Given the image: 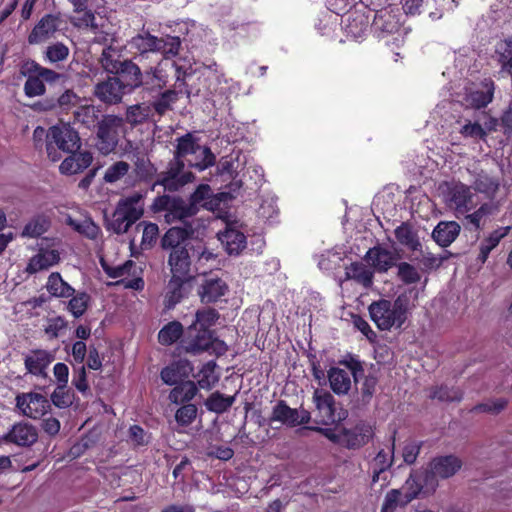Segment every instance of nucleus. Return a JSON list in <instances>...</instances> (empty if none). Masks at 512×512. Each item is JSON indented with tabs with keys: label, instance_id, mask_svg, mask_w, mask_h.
I'll list each match as a JSON object with an SVG mask.
<instances>
[{
	"label": "nucleus",
	"instance_id": "f257e3e1",
	"mask_svg": "<svg viewBox=\"0 0 512 512\" xmlns=\"http://www.w3.org/2000/svg\"><path fill=\"white\" fill-rule=\"evenodd\" d=\"M192 225L169 228L160 240L163 250L169 251L167 266L171 275L194 279L198 273L196 259L203 255L201 245H194Z\"/></svg>",
	"mask_w": 512,
	"mask_h": 512
},
{
	"label": "nucleus",
	"instance_id": "f03ea898",
	"mask_svg": "<svg viewBox=\"0 0 512 512\" xmlns=\"http://www.w3.org/2000/svg\"><path fill=\"white\" fill-rule=\"evenodd\" d=\"M44 138L46 139L47 155L53 162L59 161L61 158L58 150L71 152L80 148L81 145L78 132L69 124L52 126L48 131L41 126L36 127L33 132L35 148H42Z\"/></svg>",
	"mask_w": 512,
	"mask_h": 512
},
{
	"label": "nucleus",
	"instance_id": "7ed1b4c3",
	"mask_svg": "<svg viewBox=\"0 0 512 512\" xmlns=\"http://www.w3.org/2000/svg\"><path fill=\"white\" fill-rule=\"evenodd\" d=\"M99 62L106 73L121 79L120 82L129 94L143 84V72L140 67L132 59L122 60L121 55L112 46L103 49Z\"/></svg>",
	"mask_w": 512,
	"mask_h": 512
},
{
	"label": "nucleus",
	"instance_id": "20e7f679",
	"mask_svg": "<svg viewBox=\"0 0 512 512\" xmlns=\"http://www.w3.org/2000/svg\"><path fill=\"white\" fill-rule=\"evenodd\" d=\"M408 298L398 296L394 302L381 299L369 306L372 321L380 330H390L392 327L401 328L407 319Z\"/></svg>",
	"mask_w": 512,
	"mask_h": 512
},
{
	"label": "nucleus",
	"instance_id": "39448f33",
	"mask_svg": "<svg viewBox=\"0 0 512 512\" xmlns=\"http://www.w3.org/2000/svg\"><path fill=\"white\" fill-rule=\"evenodd\" d=\"M183 347L186 352L191 354H200L208 352L216 357L223 356L228 351L227 344L214 336L211 329H203L190 325L182 339Z\"/></svg>",
	"mask_w": 512,
	"mask_h": 512
},
{
	"label": "nucleus",
	"instance_id": "423d86ee",
	"mask_svg": "<svg viewBox=\"0 0 512 512\" xmlns=\"http://www.w3.org/2000/svg\"><path fill=\"white\" fill-rule=\"evenodd\" d=\"M151 210L155 214L163 213V218L168 224L182 222L184 226L191 225L187 220L195 216L182 197L167 194L157 196L153 200Z\"/></svg>",
	"mask_w": 512,
	"mask_h": 512
},
{
	"label": "nucleus",
	"instance_id": "0eeeda50",
	"mask_svg": "<svg viewBox=\"0 0 512 512\" xmlns=\"http://www.w3.org/2000/svg\"><path fill=\"white\" fill-rule=\"evenodd\" d=\"M21 74L27 78L24 84V92L27 97L44 95L46 92L45 82L52 83L60 77L56 71L43 67L33 60L22 65Z\"/></svg>",
	"mask_w": 512,
	"mask_h": 512
},
{
	"label": "nucleus",
	"instance_id": "6e6552de",
	"mask_svg": "<svg viewBox=\"0 0 512 512\" xmlns=\"http://www.w3.org/2000/svg\"><path fill=\"white\" fill-rule=\"evenodd\" d=\"M123 127V119L116 115H102L97 125L96 147L103 155L113 152L119 142L120 130Z\"/></svg>",
	"mask_w": 512,
	"mask_h": 512
},
{
	"label": "nucleus",
	"instance_id": "1a4fd4ad",
	"mask_svg": "<svg viewBox=\"0 0 512 512\" xmlns=\"http://www.w3.org/2000/svg\"><path fill=\"white\" fill-rule=\"evenodd\" d=\"M184 160L172 158L166 167V170L157 175L154 186L159 185L168 192H177L188 183L195 180V175L191 171H184Z\"/></svg>",
	"mask_w": 512,
	"mask_h": 512
},
{
	"label": "nucleus",
	"instance_id": "9d476101",
	"mask_svg": "<svg viewBox=\"0 0 512 512\" xmlns=\"http://www.w3.org/2000/svg\"><path fill=\"white\" fill-rule=\"evenodd\" d=\"M199 150H201L203 155L202 159L195 163L189 162V166L199 171L212 167L216 162L215 155L209 147H201L191 133H186L177 139L173 158L177 160H184L187 155L196 154Z\"/></svg>",
	"mask_w": 512,
	"mask_h": 512
},
{
	"label": "nucleus",
	"instance_id": "9b49d317",
	"mask_svg": "<svg viewBox=\"0 0 512 512\" xmlns=\"http://www.w3.org/2000/svg\"><path fill=\"white\" fill-rule=\"evenodd\" d=\"M363 3L375 11L371 28L378 37L394 35L401 30V13L398 8L387 6L381 9L372 8V0H363Z\"/></svg>",
	"mask_w": 512,
	"mask_h": 512
},
{
	"label": "nucleus",
	"instance_id": "f8f14e48",
	"mask_svg": "<svg viewBox=\"0 0 512 512\" xmlns=\"http://www.w3.org/2000/svg\"><path fill=\"white\" fill-rule=\"evenodd\" d=\"M158 40L160 41L158 53L162 55L160 61H165V67L174 71L175 85L177 86V83L183 82L187 75V68L174 60L181 50L182 40L179 36L170 34L158 37Z\"/></svg>",
	"mask_w": 512,
	"mask_h": 512
},
{
	"label": "nucleus",
	"instance_id": "ddd939ff",
	"mask_svg": "<svg viewBox=\"0 0 512 512\" xmlns=\"http://www.w3.org/2000/svg\"><path fill=\"white\" fill-rule=\"evenodd\" d=\"M62 22L63 20L60 13L45 14L28 34V43L30 45H37L46 42L48 39L54 37L55 33L60 30Z\"/></svg>",
	"mask_w": 512,
	"mask_h": 512
},
{
	"label": "nucleus",
	"instance_id": "4468645a",
	"mask_svg": "<svg viewBox=\"0 0 512 512\" xmlns=\"http://www.w3.org/2000/svg\"><path fill=\"white\" fill-rule=\"evenodd\" d=\"M119 77L108 76L105 80L98 82L93 89V95L106 105L121 103L123 96L129 94L120 82Z\"/></svg>",
	"mask_w": 512,
	"mask_h": 512
},
{
	"label": "nucleus",
	"instance_id": "2eb2a0df",
	"mask_svg": "<svg viewBox=\"0 0 512 512\" xmlns=\"http://www.w3.org/2000/svg\"><path fill=\"white\" fill-rule=\"evenodd\" d=\"M16 405L24 415L33 419L42 418L51 408L47 397L37 392L17 395Z\"/></svg>",
	"mask_w": 512,
	"mask_h": 512
},
{
	"label": "nucleus",
	"instance_id": "dca6fc26",
	"mask_svg": "<svg viewBox=\"0 0 512 512\" xmlns=\"http://www.w3.org/2000/svg\"><path fill=\"white\" fill-rule=\"evenodd\" d=\"M38 439L37 428L28 422L15 423L5 434L0 436V442L15 444L21 447H30Z\"/></svg>",
	"mask_w": 512,
	"mask_h": 512
},
{
	"label": "nucleus",
	"instance_id": "f3484780",
	"mask_svg": "<svg viewBox=\"0 0 512 512\" xmlns=\"http://www.w3.org/2000/svg\"><path fill=\"white\" fill-rule=\"evenodd\" d=\"M131 49L134 50V59L144 63L150 59L151 54L158 53L160 41L148 30H141L129 41Z\"/></svg>",
	"mask_w": 512,
	"mask_h": 512
},
{
	"label": "nucleus",
	"instance_id": "a211bd4d",
	"mask_svg": "<svg viewBox=\"0 0 512 512\" xmlns=\"http://www.w3.org/2000/svg\"><path fill=\"white\" fill-rule=\"evenodd\" d=\"M399 256L381 245L370 248L364 260L378 273H386L397 264Z\"/></svg>",
	"mask_w": 512,
	"mask_h": 512
},
{
	"label": "nucleus",
	"instance_id": "6ab92c4d",
	"mask_svg": "<svg viewBox=\"0 0 512 512\" xmlns=\"http://www.w3.org/2000/svg\"><path fill=\"white\" fill-rule=\"evenodd\" d=\"M340 364L346 366L350 370L355 382L364 378L361 386V395L364 401H369L375 393L378 378L371 374L365 376L361 361L353 357L340 361Z\"/></svg>",
	"mask_w": 512,
	"mask_h": 512
},
{
	"label": "nucleus",
	"instance_id": "aec40b11",
	"mask_svg": "<svg viewBox=\"0 0 512 512\" xmlns=\"http://www.w3.org/2000/svg\"><path fill=\"white\" fill-rule=\"evenodd\" d=\"M165 61H159L156 66L150 67L142 74L141 87L149 93H159L169 81V74L165 67Z\"/></svg>",
	"mask_w": 512,
	"mask_h": 512
},
{
	"label": "nucleus",
	"instance_id": "412c9836",
	"mask_svg": "<svg viewBox=\"0 0 512 512\" xmlns=\"http://www.w3.org/2000/svg\"><path fill=\"white\" fill-rule=\"evenodd\" d=\"M313 399L317 409L316 423L322 425L334 424L337 419L333 395L328 391L317 389L313 394Z\"/></svg>",
	"mask_w": 512,
	"mask_h": 512
},
{
	"label": "nucleus",
	"instance_id": "4be33fe9",
	"mask_svg": "<svg viewBox=\"0 0 512 512\" xmlns=\"http://www.w3.org/2000/svg\"><path fill=\"white\" fill-rule=\"evenodd\" d=\"M193 279L171 275L165 286L164 306L171 310L188 295V285Z\"/></svg>",
	"mask_w": 512,
	"mask_h": 512
},
{
	"label": "nucleus",
	"instance_id": "5701e85b",
	"mask_svg": "<svg viewBox=\"0 0 512 512\" xmlns=\"http://www.w3.org/2000/svg\"><path fill=\"white\" fill-rule=\"evenodd\" d=\"M193 371V366L190 361L180 359L173 361L168 366H165L161 372V380L167 385H178L187 379Z\"/></svg>",
	"mask_w": 512,
	"mask_h": 512
},
{
	"label": "nucleus",
	"instance_id": "b1692460",
	"mask_svg": "<svg viewBox=\"0 0 512 512\" xmlns=\"http://www.w3.org/2000/svg\"><path fill=\"white\" fill-rule=\"evenodd\" d=\"M372 436V427L369 424L360 422L350 429H342V446L348 449H357L368 443Z\"/></svg>",
	"mask_w": 512,
	"mask_h": 512
},
{
	"label": "nucleus",
	"instance_id": "393cba45",
	"mask_svg": "<svg viewBox=\"0 0 512 512\" xmlns=\"http://www.w3.org/2000/svg\"><path fill=\"white\" fill-rule=\"evenodd\" d=\"M495 83L491 78H484L479 88L466 94L465 100L473 109H482L487 107L494 98Z\"/></svg>",
	"mask_w": 512,
	"mask_h": 512
},
{
	"label": "nucleus",
	"instance_id": "a878e982",
	"mask_svg": "<svg viewBox=\"0 0 512 512\" xmlns=\"http://www.w3.org/2000/svg\"><path fill=\"white\" fill-rule=\"evenodd\" d=\"M54 360L51 352L43 349L31 350L24 358V365L28 373L35 376H45L46 369Z\"/></svg>",
	"mask_w": 512,
	"mask_h": 512
},
{
	"label": "nucleus",
	"instance_id": "bb28decb",
	"mask_svg": "<svg viewBox=\"0 0 512 512\" xmlns=\"http://www.w3.org/2000/svg\"><path fill=\"white\" fill-rule=\"evenodd\" d=\"M228 291V286L221 278H205L200 285L198 294L202 303L217 302Z\"/></svg>",
	"mask_w": 512,
	"mask_h": 512
},
{
	"label": "nucleus",
	"instance_id": "cd10ccee",
	"mask_svg": "<svg viewBox=\"0 0 512 512\" xmlns=\"http://www.w3.org/2000/svg\"><path fill=\"white\" fill-rule=\"evenodd\" d=\"M78 149L71 151L70 153L72 154L62 161L59 167L62 174L73 175L80 173L91 165L93 161L92 153L89 151L77 153Z\"/></svg>",
	"mask_w": 512,
	"mask_h": 512
},
{
	"label": "nucleus",
	"instance_id": "c85d7f7f",
	"mask_svg": "<svg viewBox=\"0 0 512 512\" xmlns=\"http://www.w3.org/2000/svg\"><path fill=\"white\" fill-rule=\"evenodd\" d=\"M394 235L401 246L406 247L412 252L422 251V243L420 241L418 231L414 228L411 222H402L395 228Z\"/></svg>",
	"mask_w": 512,
	"mask_h": 512
},
{
	"label": "nucleus",
	"instance_id": "c756f323",
	"mask_svg": "<svg viewBox=\"0 0 512 512\" xmlns=\"http://www.w3.org/2000/svg\"><path fill=\"white\" fill-rule=\"evenodd\" d=\"M462 465V460L452 454L435 457L429 462V467H431L441 479L452 477L461 469Z\"/></svg>",
	"mask_w": 512,
	"mask_h": 512
},
{
	"label": "nucleus",
	"instance_id": "7c9ffc66",
	"mask_svg": "<svg viewBox=\"0 0 512 512\" xmlns=\"http://www.w3.org/2000/svg\"><path fill=\"white\" fill-rule=\"evenodd\" d=\"M218 239L229 255H239L246 247V236L244 233L230 225L223 232L218 233Z\"/></svg>",
	"mask_w": 512,
	"mask_h": 512
},
{
	"label": "nucleus",
	"instance_id": "2f4dec72",
	"mask_svg": "<svg viewBox=\"0 0 512 512\" xmlns=\"http://www.w3.org/2000/svg\"><path fill=\"white\" fill-rule=\"evenodd\" d=\"M461 227L456 221H440L432 231L433 240L441 247L450 246L459 236Z\"/></svg>",
	"mask_w": 512,
	"mask_h": 512
},
{
	"label": "nucleus",
	"instance_id": "473e14b6",
	"mask_svg": "<svg viewBox=\"0 0 512 512\" xmlns=\"http://www.w3.org/2000/svg\"><path fill=\"white\" fill-rule=\"evenodd\" d=\"M184 84V81L178 82L177 86L174 84V89L161 90L159 95L151 103H148L151 106V112L154 111L157 115L163 116L171 110L172 105L178 100L181 86Z\"/></svg>",
	"mask_w": 512,
	"mask_h": 512
},
{
	"label": "nucleus",
	"instance_id": "72a5a7b5",
	"mask_svg": "<svg viewBox=\"0 0 512 512\" xmlns=\"http://www.w3.org/2000/svg\"><path fill=\"white\" fill-rule=\"evenodd\" d=\"M142 199L143 197L140 193H134L120 199L117 203V207L128 219V223H131L132 225L143 216L144 208Z\"/></svg>",
	"mask_w": 512,
	"mask_h": 512
},
{
	"label": "nucleus",
	"instance_id": "f704fd0d",
	"mask_svg": "<svg viewBox=\"0 0 512 512\" xmlns=\"http://www.w3.org/2000/svg\"><path fill=\"white\" fill-rule=\"evenodd\" d=\"M60 255L57 250L41 249L36 255L31 257L26 267L29 274H35L42 270H47L50 267L58 264Z\"/></svg>",
	"mask_w": 512,
	"mask_h": 512
},
{
	"label": "nucleus",
	"instance_id": "c9c22d12",
	"mask_svg": "<svg viewBox=\"0 0 512 512\" xmlns=\"http://www.w3.org/2000/svg\"><path fill=\"white\" fill-rule=\"evenodd\" d=\"M450 201L455 206L457 213H468L475 208L470 188L464 184L456 185L451 190Z\"/></svg>",
	"mask_w": 512,
	"mask_h": 512
},
{
	"label": "nucleus",
	"instance_id": "e433bc0d",
	"mask_svg": "<svg viewBox=\"0 0 512 512\" xmlns=\"http://www.w3.org/2000/svg\"><path fill=\"white\" fill-rule=\"evenodd\" d=\"M298 409L291 408L285 400H279L272 408L270 422H280L288 427H296L298 422Z\"/></svg>",
	"mask_w": 512,
	"mask_h": 512
},
{
	"label": "nucleus",
	"instance_id": "4c0bfd02",
	"mask_svg": "<svg viewBox=\"0 0 512 512\" xmlns=\"http://www.w3.org/2000/svg\"><path fill=\"white\" fill-rule=\"evenodd\" d=\"M369 18L363 13L353 12L347 16L344 30L347 37L357 40L368 31Z\"/></svg>",
	"mask_w": 512,
	"mask_h": 512
},
{
	"label": "nucleus",
	"instance_id": "58836bf2",
	"mask_svg": "<svg viewBox=\"0 0 512 512\" xmlns=\"http://www.w3.org/2000/svg\"><path fill=\"white\" fill-rule=\"evenodd\" d=\"M511 230V226L500 227L492 231L488 237H486L479 247V254L477 260L480 263H485L489 257L490 252L498 246L500 241L505 238Z\"/></svg>",
	"mask_w": 512,
	"mask_h": 512
},
{
	"label": "nucleus",
	"instance_id": "ea45409f",
	"mask_svg": "<svg viewBox=\"0 0 512 512\" xmlns=\"http://www.w3.org/2000/svg\"><path fill=\"white\" fill-rule=\"evenodd\" d=\"M347 279H352L365 288H370L373 284L374 272L362 262H353L345 268Z\"/></svg>",
	"mask_w": 512,
	"mask_h": 512
},
{
	"label": "nucleus",
	"instance_id": "a19ab883",
	"mask_svg": "<svg viewBox=\"0 0 512 512\" xmlns=\"http://www.w3.org/2000/svg\"><path fill=\"white\" fill-rule=\"evenodd\" d=\"M390 453L391 455H389V453L381 449L369 463V471L371 472L372 475V483L379 482L381 474L386 472L392 466L394 454V441L392 442Z\"/></svg>",
	"mask_w": 512,
	"mask_h": 512
},
{
	"label": "nucleus",
	"instance_id": "79ce46f5",
	"mask_svg": "<svg viewBox=\"0 0 512 512\" xmlns=\"http://www.w3.org/2000/svg\"><path fill=\"white\" fill-rule=\"evenodd\" d=\"M46 289L55 298H70L75 293V289L62 278L59 272H52L48 276Z\"/></svg>",
	"mask_w": 512,
	"mask_h": 512
},
{
	"label": "nucleus",
	"instance_id": "37998d69",
	"mask_svg": "<svg viewBox=\"0 0 512 512\" xmlns=\"http://www.w3.org/2000/svg\"><path fill=\"white\" fill-rule=\"evenodd\" d=\"M330 388L337 395H345L351 388V379L345 370L338 367H331L328 370Z\"/></svg>",
	"mask_w": 512,
	"mask_h": 512
},
{
	"label": "nucleus",
	"instance_id": "c03bdc74",
	"mask_svg": "<svg viewBox=\"0 0 512 512\" xmlns=\"http://www.w3.org/2000/svg\"><path fill=\"white\" fill-rule=\"evenodd\" d=\"M198 386L191 380L176 385L169 393V400L174 404H187L196 396Z\"/></svg>",
	"mask_w": 512,
	"mask_h": 512
},
{
	"label": "nucleus",
	"instance_id": "a18cd8bd",
	"mask_svg": "<svg viewBox=\"0 0 512 512\" xmlns=\"http://www.w3.org/2000/svg\"><path fill=\"white\" fill-rule=\"evenodd\" d=\"M100 120V110L93 105L79 106L73 111V122L88 129L97 127Z\"/></svg>",
	"mask_w": 512,
	"mask_h": 512
},
{
	"label": "nucleus",
	"instance_id": "49530a36",
	"mask_svg": "<svg viewBox=\"0 0 512 512\" xmlns=\"http://www.w3.org/2000/svg\"><path fill=\"white\" fill-rule=\"evenodd\" d=\"M500 186L499 179L491 176L484 170L479 171L475 175L473 187L476 191L486 194L487 196H494Z\"/></svg>",
	"mask_w": 512,
	"mask_h": 512
},
{
	"label": "nucleus",
	"instance_id": "de8ad7c7",
	"mask_svg": "<svg viewBox=\"0 0 512 512\" xmlns=\"http://www.w3.org/2000/svg\"><path fill=\"white\" fill-rule=\"evenodd\" d=\"M217 364L214 360L206 362L199 370L197 375V386L204 390H210L218 381L219 375L216 374Z\"/></svg>",
	"mask_w": 512,
	"mask_h": 512
},
{
	"label": "nucleus",
	"instance_id": "09e8293b",
	"mask_svg": "<svg viewBox=\"0 0 512 512\" xmlns=\"http://www.w3.org/2000/svg\"><path fill=\"white\" fill-rule=\"evenodd\" d=\"M429 396L431 399H437L440 402H460L463 398V392L458 387L441 384L431 387Z\"/></svg>",
	"mask_w": 512,
	"mask_h": 512
},
{
	"label": "nucleus",
	"instance_id": "8fccbe9b",
	"mask_svg": "<svg viewBox=\"0 0 512 512\" xmlns=\"http://www.w3.org/2000/svg\"><path fill=\"white\" fill-rule=\"evenodd\" d=\"M235 402V396H226L219 391L213 392L205 401L208 411L223 414L228 411Z\"/></svg>",
	"mask_w": 512,
	"mask_h": 512
},
{
	"label": "nucleus",
	"instance_id": "3c124183",
	"mask_svg": "<svg viewBox=\"0 0 512 512\" xmlns=\"http://www.w3.org/2000/svg\"><path fill=\"white\" fill-rule=\"evenodd\" d=\"M183 332V326L179 321H171L160 329L158 341L162 345H172L182 337Z\"/></svg>",
	"mask_w": 512,
	"mask_h": 512
},
{
	"label": "nucleus",
	"instance_id": "603ef678",
	"mask_svg": "<svg viewBox=\"0 0 512 512\" xmlns=\"http://www.w3.org/2000/svg\"><path fill=\"white\" fill-rule=\"evenodd\" d=\"M90 300L91 297L87 292L75 291L68 301L66 309L74 316V318H80L86 313Z\"/></svg>",
	"mask_w": 512,
	"mask_h": 512
},
{
	"label": "nucleus",
	"instance_id": "864d4df0",
	"mask_svg": "<svg viewBox=\"0 0 512 512\" xmlns=\"http://www.w3.org/2000/svg\"><path fill=\"white\" fill-rule=\"evenodd\" d=\"M212 197V189L208 184H200L188 198V205L196 215L201 207H206V201Z\"/></svg>",
	"mask_w": 512,
	"mask_h": 512
},
{
	"label": "nucleus",
	"instance_id": "5fc2aeb1",
	"mask_svg": "<svg viewBox=\"0 0 512 512\" xmlns=\"http://www.w3.org/2000/svg\"><path fill=\"white\" fill-rule=\"evenodd\" d=\"M80 97L73 90H66L58 98H54L55 113H69L79 107Z\"/></svg>",
	"mask_w": 512,
	"mask_h": 512
},
{
	"label": "nucleus",
	"instance_id": "6e6d98bb",
	"mask_svg": "<svg viewBox=\"0 0 512 512\" xmlns=\"http://www.w3.org/2000/svg\"><path fill=\"white\" fill-rule=\"evenodd\" d=\"M151 116V106L148 103L129 106L126 111V121L133 126L146 122Z\"/></svg>",
	"mask_w": 512,
	"mask_h": 512
},
{
	"label": "nucleus",
	"instance_id": "4d7b16f0",
	"mask_svg": "<svg viewBox=\"0 0 512 512\" xmlns=\"http://www.w3.org/2000/svg\"><path fill=\"white\" fill-rule=\"evenodd\" d=\"M497 211V206L493 203H483L477 210L473 213L467 214L465 216L466 224L471 226L473 230H479L481 228L482 220L485 217H488L494 214Z\"/></svg>",
	"mask_w": 512,
	"mask_h": 512
},
{
	"label": "nucleus",
	"instance_id": "13d9d810",
	"mask_svg": "<svg viewBox=\"0 0 512 512\" xmlns=\"http://www.w3.org/2000/svg\"><path fill=\"white\" fill-rule=\"evenodd\" d=\"M396 267V276L403 284H416L421 280V274L413 264L403 261L397 263Z\"/></svg>",
	"mask_w": 512,
	"mask_h": 512
},
{
	"label": "nucleus",
	"instance_id": "bf43d9fd",
	"mask_svg": "<svg viewBox=\"0 0 512 512\" xmlns=\"http://www.w3.org/2000/svg\"><path fill=\"white\" fill-rule=\"evenodd\" d=\"M72 23L75 27L90 30L94 34L102 32L100 26L96 23L95 13L89 8H86V10L82 11L78 16H75L72 19Z\"/></svg>",
	"mask_w": 512,
	"mask_h": 512
},
{
	"label": "nucleus",
	"instance_id": "052dcab7",
	"mask_svg": "<svg viewBox=\"0 0 512 512\" xmlns=\"http://www.w3.org/2000/svg\"><path fill=\"white\" fill-rule=\"evenodd\" d=\"M68 224L73 230L91 240H95L101 232L100 227L91 218L83 221H76L69 218Z\"/></svg>",
	"mask_w": 512,
	"mask_h": 512
},
{
	"label": "nucleus",
	"instance_id": "680f3d73",
	"mask_svg": "<svg viewBox=\"0 0 512 512\" xmlns=\"http://www.w3.org/2000/svg\"><path fill=\"white\" fill-rule=\"evenodd\" d=\"M414 475L416 476L417 481L421 483L420 485H422V488H424V495H431L436 491L439 485V477L431 467L428 466L423 471L415 472Z\"/></svg>",
	"mask_w": 512,
	"mask_h": 512
},
{
	"label": "nucleus",
	"instance_id": "e2e57ef3",
	"mask_svg": "<svg viewBox=\"0 0 512 512\" xmlns=\"http://www.w3.org/2000/svg\"><path fill=\"white\" fill-rule=\"evenodd\" d=\"M74 392L67 385H57L51 394V402L58 408H68L73 404Z\"/></svg>",
	"mask_w": 512,
	"mask_h": 512
},
{
	"label": "nucleus",
	"instance_id": "0e129e2a",
	"mask_svg": "<svg viewBox=\"0 0 512 512\" xmlns=\"http://www.w3.org/2000/svg\"><path fill=\"white\" fill-rule=\"evenodd\" d=\"M502 71L512 73V37L505 39L496 49Z\"/></svg>",
	"mask_w": 512,
	"mask_h": 512
},
{
	"label": "nucleus",
	"instance_id": "69168bd1",
	"mask_svg": "<svg viewBox=\"0 0 512 512\" xmlns=\"http://www.w3.org/2000/svg\"><path fill=\"white\" fill-rule=\"evenodd\" d=\"M219 319V313L214 308H204L198 310L195 314V321L191 325L203 329H211L212 326Z\"/></svg>",
	"mask_w": 512,
	"mask_h": 512
},
{
	"label": "nucleus",
	"instance_id": "338daca9",
	"mask_svg": "<svg viewBox=\"0 0 512 512\" xmlns=\"http://www.w3.org/2000/svg\"><path fill=\"white\" fill-rule=\"evenodd\" d=\"M197 412L198 409L195 404H181L175 412V420L179 426L187 427L196 419Z\"/></svg>",
	"mask_w": 512,
	"mask_h": 512
},
{
	"label": "nucleus",
	"instance_id": "774afa93",
	"mask_svg": "<svg viewBox=\"0 0 512 512\" xmlns=\"http://www.w3.org/2000/svg\"><path fill=\"white\" fill-rule=\"evenodd\" d=\"M101 267L103 271L109 278H120L124 275H129L131 273V269L135 268V263L132 260H127L121 265L112 266L108 264L103 258L100 260Z\"/></svg>",
	"mask_w": 512,
	"mask_h": 512
}]
</instances>
